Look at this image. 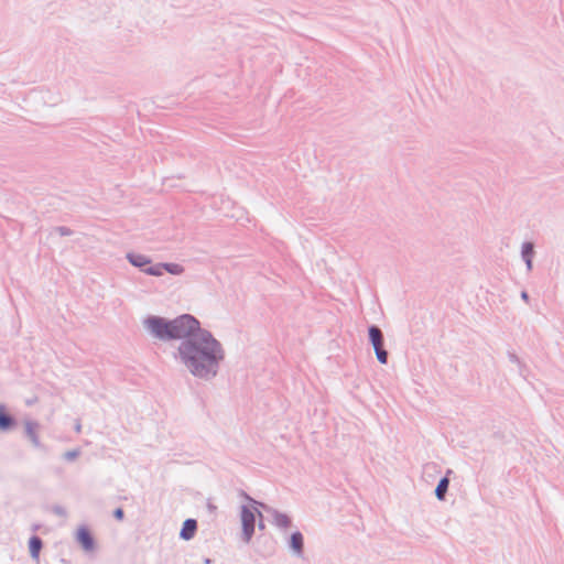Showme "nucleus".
<instances>
[{"mask_svg":"<svg viewBox=\"0 0 564 564\" xmlns=\"http://www.w3.org/2000/svg\"><path fill=\"white\" fill-rule=\"evenodd\" d=\"M115 517L118 519V520H122L123 519V510L121 508H118L115 510Z\"/></svg>","mask_w":564,"mask_h":564,"instance_id":"obj_18","label":"nucleus"},{"mask_svg":"<svg viewBox=\"0 0 564 564\" xmlns=\"http://www.w3.org/2000/svg\"><path fill=\"white\" fill-rule=\"evenodd\" d=\"M522 256L527 262L528 269L531 270L532 268V256H533V245L530 242H527L522 247Z\"/></svg>","mask_w":564,"mask_h":564,"instance_id":"obj_11","label":"nucleus"},{"mask_svg":"<svg viewBox=\"0 0 564 564\" xmlns=\"http://www.w3.org/2000/svg\"><path fill=\"white\" fill-rule=\"evenodd\" d=\"M375 351H376V355H377L378 360H379L381 364H386V362H387V359H388V354H387V351L383 349V347H381V348H377V349H375Z\"/></svg>","mask_w":564,"mask_h":564,"instance_id":"obj_17","label":"nucleus"},{"mask_svg":"<svg viewBox=\"0 0 564 564\" xmlns=\"http://www.w3.org/2000/svg\"><path fill=\"white\" fill-rule=\"evenodd\" d=\"M29 549H30V553H31V556L35 560L39 558V555H40V551L42 549V541L40 538L37 536H33L30 539V542H29Z\"/></svg>","mask_w":564,"mask_h":564,"instance_id":"obj_10","label":"nucleus"},{"mask_svg":"<svg viewBox=\"0 0 564 564\" xmlns=\"http://www.w3.org/2000/svg\"><path fill=\"white\" fill-rule=\"evenodd\" d=\"M143 271L151 275H161L163 273L162 264L144 268Z\"/></svg>","mask_w":564,"mask_h":564,"instance_id":"obj_16","label":"nucleus"},{"mask_svg":"<svg viewBox=\"0 0 564 564\" xmlns=\"http://www.w3.org/2000/svg\"><path fill=\"white\" fill-rule=\"evenodd\" d=\"M447 488H448V479L447 478L441 479V481L438 482L436 490H435L436 497L442 500L445 496Z\"/></svg>","mask_w":564,"mask_h":564,"instance_id":"obj_14","label":"nucleus"},{"mask_svg":"<svg viewBox=\"0 0 564 564\" xmlns=\"http://www.w3.org/2000/svg\"><path fill=\"white\" fill-rule=\"evenodd\" d=\"M128 259L133 265L139 268H143L150 263V260L142 254H129Z\"/></svg>","mask_w":564,"mask_h":564,"instance_id":"obj_12","label":"nucleus"},{"mask_svg":"<svg viewBox=\"0 0 564 564\" xmlns=\"http://www.w3.org/2000/svg\"><path fill=\"white\" fill-rule=\"evenodd\" d=\"M14 424L13 419L7 413L6 408L0 405V430L6 431Z\"/></svg>","mask_w":564,"mask_h":564,"instance_id":"obj_9","label":"nucleus"},{"mask_svg":"<svg viewBox=\"0 0 564 564\" xmlns=\"http://www.w3.org/2000/svg\"><path fill=\"white\" fill-rule=\"evenodd\" d=\"M77 541L80 543L84 550L91 551L94 549V539L89 530L82 527L77 531Z\"/></svg>","mask_w":564,"mask_h":564,"instance_id":"obj_5","label":"nucleus"},{"mask_svg":"<svg viewBox=\"0 0 564 564\" xmlns=\"http://www.w3.org/2000/svg\"><path fill=\"white\" fill-rule=\"evenodd\" d=\"M522 299H523V300H525V301L528 300V294H527V292H522Z\"/></svg>","mask_w":564,"mask_h":564,"instance_id":"obj_20","label":"nucleus"},{"mask_svg":"<svg viewBox=\"0 0 564 564\" xmlns=\"http://www.w3.org/2000/svg\"><path fill=\"white\" fill-rule=\"evenodd\" d=\"M145 326L158 338L169 339L167 330H170V322L160 317H150L145 321Z\"/></svg>","mask_w":564,"mask_h":564,"instance_id":"obj_4","label":"nucleus"},{"mask_svg":"<svg viewBox=\"0 0 564 564\" xmlns=\"http://www.w3.org/2000/svg\"><path fill=\"white\" fill-rule=\"evenodd\" d=\"M24 427H25V433L28 435V437L32 441V443L34 445H39L40 444V441H39V424L36 422H33V421H26L24 423Z\"/></svg>","mask_w":564,"mask_h":564,"instance_id":"obj_7","label":"nucleus"},{"mask_svg":"<svg viewBox=\"0 0 564 564\" xmlns=\"http://www.w3.org/2000/svg\"><path fill=\"white\" fill-rule=\"evenodd\" d=\"M197 523L194 519H187L183 523V528L181 530V538L184 540H191L196 532Z\"/></svg>","mask_w":564,"mask_h":564,"instance_id":"obj_6","label":"nucleus"},{"mask_svg":"<svg viewBox=\"0 0 564 564\" xmlns=\"http://www.w3.org/2000/svg\"><path fill=\"white\" fill-rule=\"evenodd\" d=\"M256 512H258L256 508L242 507L241 509L242 533L246 542H249L253 534Z\"/></svg>","mask_w":564,"mask_h":564,"instance_id":"obj_3","label":"nucleus"},{"mask_svg":"<svg viewBox=\"0 0 564 564\" xmlns=\"http://www.w3.org/2000/svg\"><path fill=\"white\" fill-rule=\"evenodd\" d=\"M77 455H78V453H77V452H67V453L65 454V457H66L67 459H74V458H76V457H77Z\"/></svg>","mask_w":564,"mask_h":564,"instance_id":"obj_19","label":"nucleus"},{"mask_svg":"<svg viewBox=\"0 0 564 564\" xmlns=\"http://www.w3.org/2000/svg\"><path fill=\"white\" fill-rule=\"evenodd\" d=\"M162 269L171 274H181L184 271L183 267L177 263L162 264Z\"/></svg>","mask_w":564,"mask_h":564,"instance_id":"obj_15","label":"nucleus"},{"mask_svg":"<svg viewBox=\"0 0 564 564\" xmlns=\"http://www.w3.org/2000/svg\"><path fill=\"white\" fill-rule=\"evenodd\" d=\"M199 328L198 322L191 315H182L170 322V330H167L169 339L187 338L192 339Z\"/></svg>","mask_w":564,"mask_h":564,"instance_id":"obj_2","label":"nucleus"},{"mask_svg":"<svg viewBox=\"0 0 564 564\" xmlns=\"http://www.w3.org/2000/svg\"><path fill=\"white\" fill-rule=\"evenodd\" d=\"M291 547L295 552L301 553L303 547V536L300 532H295L291 535Z\"/></svg>","mask_w":564,"mask_h":564,"instance_id":"obj_13","label":"nucleus"},{"mask_svg":"<svg viewBox=\"0 0 564 564\" xmlns=\"http://www.w3.org/2000/svg\"><path fill=\"white\" fill-rule=\"evenodd\" d=\"M369 337L375 349L383 347V338L381 330L372 326L369 328Z\"/></svg>","mask_w":564,"mask_h":564,"instance_id":"obj_8","label":"nucleus"},{"mask_svg":"<svg viewBox=\"0 0 564 564\" xmlns=\"http://www.w3.org/2000/svg\"><path fill=\"white\" fill-rule=\"evenodd\" d=\"M178 350L184 365L197 377L215 373L218 361L223 359L219 343L206 330H198L192 339L183 341Z\"/></svg>","mask_w":564,"mask_h":564,"instance_id":"obj_1","label":"nucleus"}]
</instances>
